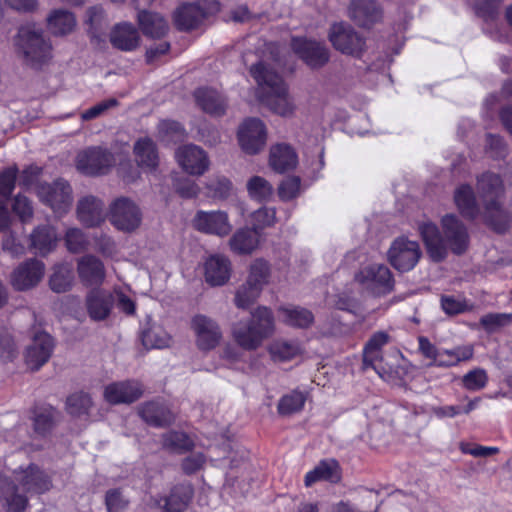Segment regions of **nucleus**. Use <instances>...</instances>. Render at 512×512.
Instances as JSON below:
<instances>
[{"label":"nucleus","mask_w":512,"mask_h":512,"mask_svg":"<svg viewBox=\"0 0 512 512\" xmlns=\"http://www.w3.org/2000/svg\"><path fill=\"white\" fill-rule=\"evenodd\" d=\"M306 396L299 391H293L283 396L278 404V412L282 415H290L301 411L304 407Z\"/></svg>","instance_id":"47"},{"label":"nucleus","mask_w":512,"mask_h":512,"mask_svg":"<svg viewBox=\"0 0 512 512\" xmlns=\"http://www.w3.org/2000/svg\"><path fill=\"white\" fill-rule=\"evenodd\" d=\"M349 17L360 27L370 28L381 21L383 9L376 0H350Z\"/></svg>","instance_id":"17"},{"label":"nucleus","mask_w":512,"mask_h":512,"mask_svg":"<svg viewBox=\"0 0 512 512\" xmlns=\"http://www.w3.org/2000/svg\"><path fill=\"white\" fill-rule=\"evenodd\" d=\"M12 209L23 223L30 221L33 217L32 202L22 194L15 197Z\"/></svg>","instance_id":"61"},{"label":"nucleus","mask_w":512,"mask_h":512,"mask_svg":"<svg viewBox=\"0 0 512 512\" xmlns=\"http://www.w3.org/2000/svg\"><path fill=\"white\" fill-rule=\"evenodd\" d=\"M142 33L150 38H161L169 30L167 21L162 15L155 12L140 10L137 16Z\"/></svg>","instance_id":"30"},{"label":"nucleus","mask_w":512,"mask_h":512,"mask_svg":"<svg viewBox=\"0 0 512 512\" xmlns=\"http://www.w3.org/2000/svg\"><path fill=\"white\" fill-rule=\"evenodd\" d=\"M250 73L263 90V102L272 112L283 117L293 115L294 102L279 74L269 69L262 62L253 65L250 68Z\"/></svg>","instance_id":"4"},{"label":"nucleus","mask_w":512,"mask_h":512,"mask_svg":"<svg viewBox=\"0 0 512 512\" xmlns=\"http://www.w3.org/2000/svg\"><path fill=\"white\" fill-rule=\"evenodd\" d=\"M195 99L201 109L211 115L221 116L226 111V100L216 90L200 88L195 91Z\"/></svg>","instance_id":"32"},{"label":"nucleus","mask_w":512,"mask_h":512,"mask_svg":"<svg viewBox=\"0 0 512 512\" xmlns=\"http://www.w3.org/2000/svg\"><path fill=\"white\" fill-rule=\"evenodd\" d=\"M474 350L472 346H457L450 350L440 352V358L437 362L438 367H451L463 361H468L473 357Z\"/></svg>","instance_id":"42"},{"label":"nucleus","mask_w":512,"mask_h":512,"mask_svg":"<svg viewBox=\"0 0 512 512\" xmlns=\"http://www.w3.org/2000/svg\"><path fill=\"white\" fill-rule=\"evenodd\" d=\"M328 39L332 46L344 55L360 58L366 50L365 38L349 24H332Z\"/></svg>","instance_id":"6"},{"label":"nucleus","mask_w":512,"mask_h":512,"mask_svg":"<svg viewBox=\"0 0 512 512\" xmlns=\"http://www.w3.org/2000/svg\"><path fill=\"white\" fill-rule=\"evenodd\" d=\"M291 49L311 69H320L330 60V50L327 45L315 39L293 37Z\"/></svg>","instance_id":"10"},{"label":"nucleus","mask_w":512,"mask_h":512,"mask_svg":"<svg viewBox=\"0 0 512 512\" xmlns=\"http://www.w3.org/2000/svg\"><path fill=\"white\" fill-rule=\"evenodd\" d=\"M208 12L199 3H187L174 12V24L181 31L196 29Z\"/></svg>","instance_id":"26"},{"label":"nucleus","mask_w":512,"mask_h":512,"mask_svg":"<svg viewBox=\"0 0 512 512\" xmlns=\"http://www.w3.org/2000/svg\"><path fill=\"white\" fill-rule=\"evenodd\" d=\"M476 190L484 207L486 221L498 233L509 228L510 218L503 209L505 185L499 174L486 171L477 176Z\"/></svg>","instance_id":"3"},{"label":"nucleus","mask_w":512,"mask_h":512,"mask_svg":"<svg viewBox=\"0 0 512 512\" xmlns=\"http://www.w3.org/2000/svg\"><path fill=\"white\" fill-rule=\"evenodd\" d=\"M269 274L268 263L262 259H257L251 264L246 281L262 290L264 285L268 283Z\"/></svg>","instance_id":"51"},{"label":"nucleus","mask_w":512,"mask_h":512,"mask_svg":"<svg viewBox=\"0 0 512 512\" xmlns=\"http://www.w3.org/2000/svg\"><path fill=\"white\" fill-rule=\"evenodd\" d=\"M512 323V313H488L480 318V324L488 333Z\"/></svg>","instance_id":"53"},{"label":"nucleus","mask_w":512,"mask_h":512,"mask_svg":"<svg viewBox=\"0 0 512 512\" xmlns=\"http://www.w3.org/2000/svg\"><path fill=\"white\" fill-rule=\"evenodd\" d=\"M339 479L338 465L335 461H322L305 476V485L311 486L317 481L336 482Z\"/></svg>","instance_id":"41"},{"label":"nucleus","mask_w":512,"mask_h":512,"mask_svg":"<svg viewBox=\"0 0 512 512\" xmlns=\"http://www.w3.org/2000/svg\"><path fill=\"white\" fill-rule=\"evenodd\" d=\"M208 195L216 199H226L232 191V183L225 176H216L207 183Z\"/></svg>","instance_id":"54"},{"label":"nucleus","mask_w":512,"mask_h":512,"mask_svg":"<svg viewBox=\"0 0 512 512\" xmlns=\"http://www.w3.org/2000/svg\"><path fill=\"white\" fill-rule=\"evenodd\" d=\"M355 281L376 296L389 294L394 288L392 273L383 264H372L362 268L355 275Z\"/></svg>","instance_id":"9"},{"label":"nucleus","mask_w":512,"mask_h":512,"mask_svg":"<svg viewBox=\"0 0 512 512\" xmlns=\"http://www.w3.org/2000/svg\"><path fill=\"white\" fill-rule=\"evenodd\" d=\"M16 46L22 53L24 63L33 69H39L48 64L52 58L51 44L44 39L42 29L34 24L19 28Z\"/></svg>","instance_id":"5"},{"label":"nucleus","mask_w":512,"mask_h":512,"mask_svg":"<svg viewBox=\"0 0 512 512\" xmlns=\"http://www.w3.org/2000/svg\"><path fill=\"white\" fill-rule=\"evenodd\" d=\"M259 244V232L253 228L238 229L229 239L230 249L239 255L251 254Z\"/></svg>","instance_id":"33"},{"label":"nucleus","mask_w":512,"mask_h":512,"mask_svg":"<svg viewBox=\"0 0 512 512\" xmlns=\"http://www.w3.org/2000/svg\"><path fill=\"white\" fill-rule=\"evenodd\" d=\"M44 273V263L31 258L22 262L13 270L10 276V283L17 291H27L40 283Z\"/></svg>","instance_id":"13"},{"label":"nucleus","mask_w":512,"mask_h":512,"mask_svg":"<svg viewBox=\"0 0 512 512\" xmlns=\"http://www.w3.org/2000/svg\"><path fill=\"white\" fill-rule=\"evenodd\" d=\"M17 167H9L0 173V199L8 200L11 196L17 178Z\"/></svg>","instance_id":"57"},{"label":"nucleus","mask_w":512,"mask_h":512,"mask_svg":"<svg viewBox=\"0 0 512 512\" xmlns=\"http://www.w3.org/2000/svg\"><path fill=\"white\" fill-rule=\"evenodd\" d=\"M298 163L294 149L287 144H276L270 149L269 164L278 173L292 170Z\"/></svg>","instance_id":"29"},{"label":"nucleus","mask_w":512,"mask_h":512,"mask_svg":"<svg viewBox=\"0 0 512 512\" xmlns=\"http://www.w3.org/2000/svg\"><path fill=\"white\" fill-rule=\"evenodd\" d=\"M162 444L164 448H167L174 452H184L192 447V441L183 432L169 431L162 436Z\"/></svg>","instance_id":"48"},{"label":"nucleus","mask_w":512,"mask_h":512,"mask_svg":"<svg viewBox=\"0 0 512 512\" xmlns=\"http://www.w3.org/2000/svg\"><path fill=\"white\" fill-rule=\"evenodd\" d=\"M454 202L461 215L467 219L474 220L480 214L474 190L468 184H462L456 188Z\"/></svg>","instance_id":"31"},{"label":"nucleus","mask_w":512,"mask_h":512,"mask_svg":"<svg viewBox=\"0 0 512 512\" xmlns=\"http://www.w3.org/2000/svg\"><path fill=\"white\" fill-rule=\"evenodd\" d=\"M175 157L182 169L190 175L201 176L210 166L207 153L197 145L189 144L179 147Z\"/></svg>","instance_id":"15"},{"label":"nucleus","mask_w":512,"mask_h":512,"mask_svg":"<svg viewBox=\"0 0 512 512\" xmlns=\"http://www.w3.org/2000/svg\"><path fill=\"white\" fill-rule=\"evenodd\" d=\"M73 271L68 264H57L49 277V287L55 293H65L71 290L73 285Z\"/></svg>","instance_id":"40"},{"label":"nucleus","mask_w":512,"mask_h":512,"mask_svg":"<svg viewBox=\"0 0 512 512\" xmlns=\"http://www.w3.org/2000/svg\"><path fill=\"white\" fill-rule=\"evenodd\" d=\"M76 213L86 227L99 226L105 220L104 202L94 195L83 196L77 202Z\"/></svg>","instance_id":"22"},{"label":"nucleus","mask_w":512,"mask_h":512,"mask_svg":"<svg viewBox=\"0 0 512 512\" xmlns=\"http://www.w3.org/2000/svg\"><path fill=\"white\" fill-rule=\"evenodd\" d=\"M105 20L104 10L101 6H93L87 10V23L90 25L91 37L97 38L98 32L102 30Z\"/></svg>","instance_id":"63"},{"label":"nucleus","mask_w":512,"mask_h":512,"mask_svg":"<svg viewBox=\"0 0 512 512\" xmlns=\"http://www.w3.org/2000/svg\"><path fill=\"white\" fill-rule=\"evenodd\" d=\"M65 242L68 250L72 253H79L85 250L88 243L85 234L78 228H70L67 230Z\"/></svg>","instance_id":"58"},{"label":"nucleus","mask_w":512,"mask_h":512,"mask_svg":"<svg viewBox=\"0 0 512 512\" xmlns=\"http://www.w3.org/2000/svg\"><path fill=\"white\" fill-rule=\"evenodd\" d=\"M261 291L260 288L246 281L237 289L234 303L238 308L246 309L257 300Z\"/></svg>","instance_id":"50"},{"label":"nucleus","mask_w":512,"mask_h":512,"mask_svg":"<svg viewBox=\"0 0 512 512\" xmlns=\"http://www.w3.org/2000/svg\"><path fill=\"white\" fill-rule=\"evenodd\" d=\"M249 321L262 342L274 333L275 319L272 311L265 306L257 307L251 313V319Z\"/></svg>","instance_id":"36"},{"label":"nucleus","mask_w":512,"mask_h":512,"mask_svg":"<svg viewBox=\"0 0 512 512\" xmlns=\"http://www.w3.org/2000/svg\"><path fill=\"white\" fill-rule=\"evenodd\" d=\"M114 305L115 297L107 290L92 289L85 297L87 314L95 322L106 320L110 316Z\"/></svg>","instance_id":"18"},{"label":"nucleus","mask_w":512,"mask_h":512,"mask_svg":"<svg viewBox=\"0 0 512 512\" xmlns=\"http://www.w3.org/2000/svg\"><path fill=\"white\" fill-rule=\"evenodd\" d=\"M440 232L432 222L419 224L418 230L430 258L441 262L448 256V251L456 255L466 252L469 246V233L465 224L454 214H446L441 219Z\"/></svg>","instance_id":"1"},{"label":"nucleus","mask_w":512,"mask_h":512,"mask_svg":"<svg viewBox=\"0 0 512 512\" xmlns=\"http://www.w3.org/2000/svg\"><path fill=\"white\" fill-rule=\"evenodd\" d=\"M253 229L260 230L274 225L276 221V212L274 208L262 207L254 211L251 215Z\"/></svg>","instance_id":"56"},{"label":"nucleus","mask_w":512,"mask_h":512,"mask_svg":"<svg viewBox=\"0 0 512 512\" xmlns=\"http://www.w3.org/2000/svg\"><path fill=\"white\" fill-rule=\"evenodd\" d=\"M368 368L374 369L381 378L392 372V367L387 366L385 363L381 350L365 346L363 351V369Z\"/></svg>","instance_id":"45"},{"label":"nucleus","mask_w":512,"mask_h":512,"mask_svg":"<svg viewBox=\"0 0 512 512\" xmlns=\"http://www.w3.org/2000/svg\"><path fill=\"white\" fill-rule=\"evenodd\" d=\"M459 449L464 454H469L473 457L479 458L489 457L499 453L498 447H486L469 442H461L459 444Z\"/></svg>","instance_id":"64"},{"label":"nucleus","mask_w":512,"mask_h":512,"mask_svg":"<svg viewBox=\"0 0 512 512\" xmlns=\"http://www.w3.org/2000/svg\"><path fill=\"white\" fill-rule=\"evenodd\" d=\"M93 402L89 394L76 392L66 400L67 411L70 415L80 417L87 415L92 408Z\"/></svg>","instance_id":"46"},{"label":"nucleus","mask_w":512,"mask_h":512,"mask_svg":"<svg viewBox=\"0 0 512 512\" xmlns=\"http://www.w3.org/2000/svg\"><path fill=\"white\" fill-rule=\"evenodd\" d=\"M138 414L143 421L153 427H166L175 420L173 412L160 401H149L141 404L138 407Z\"/></svg>","instance_id":"24"},{"label":"nucleus","mask_w":512,"mask_h":512,"mask_svg":"<svg viewBox=\"0 0 512 512\" xmlns=\"http://www.w3.org/2000/svg\"><path fill=\"white\" fill-rule=\"evenodd\" d=\"M36 194L41 202L59 214L66 213L71 207L73 200L72 188L63 179H57L53 183H38L36 185Z\"/></svg>","instance_id":"8"},{"label":"nucleus","mask_w":512,"mask_h":512,"mask_svg":"<svg viewBox=\"0 0 512 512\" xmlns=\"http://www.w3.org/2000/svg\"><path fill=\"white\" fill-rule=\"evenodd\" d=\"M53 347V339L49 334H37L26 349L25 362L27 366L31 370H38L50 359Z\"/></svg>","instance_id":"21"},{"label":"nucleus","mask_w":512,"mask_h":512,"mask_svg":"<svg viewBox=\"0 0 512 512\" xmlns=\"http://www.w3.org/2000/svg\"><path fill=\"white\" fill-rule=\"evenodd\" d=\"M141 340L147 349H161L170 345V336L160 327L153 325L142 332Z\"/></svg>","instance_id":"44"},{"label":"nucleus","mask_w":512,"mask_h":512,"mask_svg":"<svg viewBox=\"0 0 512 512\" xmlns=\"http://www.w3.org/2000/svg\"><path fill=\"white\" fill-rule=\"evenodd\" d=\"M488 374L482 368L470 370L462 377V386L468 391H479L486 387Z\"/></svg>","instance_id":"52"},{"label":"nucleus","mask_w":512,"mask_h":512,"mask_svg":"<svg viewBox=\"0 0 512 512\" xmlns=\"http://www.w3.org/2000/svg\"><path fill=\"white\" fill-rule=\"evenodd\" d=\"M231 262L223 255L210 256L205 262V280L211 286H222L230 278Z\"/></svg>","instance_id":"27"},{"label":"nucleus","mask_w":512,"mask_h":512,"mask_svg":"<svg viewBox=\"0 0 512 512\" xmlns=\"http://www.w3.org/2000/svg\"><path fill=\"white\" fill-rule=\"evenodd\" d=\"M159 135L168 141H179L185 136L183 126L173 120H163L158 124Z\"/></svg>","instance_id":"55"},{"label":"nucleus","mask_w":512,"mask_h":512,"mask_svg":"<svg viewBox=\"0 0 512 512\" xmlns=\"http://www.w3.org/2000/svg\"><path fill=\"white\" fill-rule=\"evenodd\" d=\"M104 399L112 405L131 404L142 396V388L136 381H120L107 385Z\"/></svg>","instance_id":"20"},{"label":"nucleus","mask_w":512,"mask_h":512,"mask_svg":"<svg viewBox=\"0 0 512 512\" xmlns=\"http://www.w3.org/2000/svg\"><path fill=\"white\" fill-rule=\"evenodd\" d=\"M190 328L195 335V344L201 351L215 349L222 340V331L216 320L196 314L191 318Z\"/></svg>","instance_id":"12"},{"label":"nucleus","mask_w":512,"mask_h":512,"mask_svg":"<svg viewBox=\"0 0 512 512\" xmlns=\"http://www.w3.org/2000/svg\"><path fill=\"white\" fill-rule=\"evenodd\" d=\"M53 425V413L50 409L45 408L35 412L33 426L36 433L44 436L51 431Z\"/></svg>","instance_id":"59"},{"label":"nucleus","mask_w":512,"mask_h":512,"mask_svg":"<svg viewBox=\"0 0 512 512\" xmlns=\"http://www.w3.org/2000/svg\"><path fill=\"white\" fill-rule=\"evenodd\" d=\"M109 221L119 231L133 232L142 222L139 206L128 197H118L109 205Z\"/></svg>","instance_id":"7"},{"label":"nucleus","mask_w":512,"mask_h":512,"mask_svg":"<svg viewBox=\"0 0 512 512\" xmlns=\"http://www.w3.org/2000/svg\"><path fill=\"white\" fill-rule=\"evenodd\" d=\"M79 280L85 286H100L106 277L103 262L96 256L88 254L77 260Z\"/></svg>","instance_id":"23"},{"label":"nucleus","mask_w":512,"mask_h":512,"mask_svg":"<svg viewBox=\"0 0 512 512\" xmlns=\"http://www.w3.org/2000/svg\"><path fill=\"white\" fill-rule=\"evenodd\" d=\"M269 352L275 361H289L301 353L297 342L278 340L270 345Z\"/></svg>","instance_id":"43"},{"label":"nucleus","mask_w":512,"mask_h":512,"mask_svg":"<svg viewBox=\"0 0 512 512\" xmlns=\"http://www.w3.org/2000/svg\"><path fill=\"white\" fill-rule=\"evenodd\" d=\"M111 45L118 50L131 52L140 45V35L134 25L127 22L116 24L110 31Z\"/></svg>","instance_id":"25"},{"label":"nucleus","mask_w":512,"mask_h":512,"mask_svg":"<svg viewBox=\"0 0 512 512\" xmlns=\"http://www.w3.org/2000/svg\"><path fill=\"white\" fill-rule=\"evenodd\" d=\"M389 263L400 272L412 270L418 263L422 252L418 242L406 237H398L388 250Z\"/></svg>","instance_id":"11"},{"label":"nucleus","mask_w":512,"mask_h":512,"mask_svg":"<svg viewBox=\"0 0 512 512\" xmlns=\"http://www.w3.org/2000/svg\"><path fill=\"white\" fill-rule=\"evenodd\" d=\"M232 337L241 348L248 351L256 350L262 344L261 338L250 321L234 323L232 326Z\"/></svg>","instance_id":"35"},{"label":"nucleus","mask_w":512,"mask_h":512,"mask_svg":"<svg viewBox=\"0 0 512 512\" xmlns=\"http://www.w3.org/2000/svg\"><path fill=\"white\" fill-rule=\"evenodd\" d=\"M113 156L106 149L90 148L77 156V168L87 175L105 174L113 165Z\"/></svg>","instance_id":"16"},{"label":"nucleus","mask_w":512,"mask_h":512,"mask_svg":"<svg viewBox=\"0 0 512 512\" xmlns=\"http://www.w3.org/2000/svg\"><path fill=\"white\" fill-rule=\"evenodd\" d=\"M238 140L242 150L250 155L259 153L266 144V129L257 118L245 120L238 130Z\"/></svg>","instance_id":"14"},{"label":"nucleus","mask_w":512,"mask_h":512,"mask_svg":"<svg viewBox=\"0 0 512 512\" xmlns=\"http://www.w3.org/2000/svg\"><path fill=\"white\" fill-rule=\"evenodd\" d=\"M137 165L143 169L155 170L159 164V154L155 142L149 137L139 138L133 147Z\"/></svg>","instance_id":"28"},{"label":"nucleus","mask_w":512,"mask_h":512,"mask_svg":"<svg viewBox=\"0 0 512 512\" xmlns=\"http://www.w3.org/2000/svg\"><path fill=\"white\" fill-rule=\"evenodd\" d=\"M193 494V487L188 483L174 486L165 498L163 512H183L192 500Z\"/></svg>","instance_id":"34"},{"label":"nucleus","mask_w":512,"mask_h":512,"mask_svg":"<svg viewBox=\"0 0 512 512\" xmlns=\"http://www.w3.org/2000/svg\"><path fill=\"white\" fill-rule=\"evenodd\" d=\"M441 307L448 315H457L472 309L465 299L449 295L441 297Z\"/></svg>","instance_id":"60"},{"label":"nucleus","mask_w":512,"mask_h":512,"mask_svg":"<svg viewBox=\"0 0 512 512\" xmlns=\"http://www.w3.org/2000/svg\"><path fill=\"white\" fill-rule=\"evenodd\" d=\"M47 22L50 32L59 36L71 33L76 26L74 14L63 9L54 10L47 18Z\"/></svg>","instance_id":"38"},{"label":"nucleus","mask_w":512,"mask_h":512,"mask_svg":"<svg viewBox=\"0 0 512 512\" xmlns=\"http://www.w3.org/2000/svg\"><path fill=\"white\" fill-rule=\"evenodd\" d=\"M31 246L41 255L49 253L56 245L57 235L49 225L38 226L30 235Z\"/></svg>","instance_id":"39"},{"label":"nucleus","mask_w":512,"mask_h":512,"mask_svg":"<svg viewBox=\"0 0 512 512\" xmlns=\"http://www.w3.org/2000/svg\"><path fill=\"white\" fill-rule=\"evenodd\" d=\"M249 195L259 201L269 199L273 194L272 185L263 177L253 176L247 182Z\"/></svg>","instance_id":"49"},{"label":"nucleus","mask_w":512,"mask_h":512,"mask_svg":"<svg viewBox=\"0 0 512 512\" xmlns=\"http://www.w3.org/2000/svg\"><path fill=\"white\" fill-rule=\"evenodd\" d=\"M128 503L120 489H110L106 492L105 504L108 512H122Z\"/></svg>","instance_id":"62"},{"label":"nucleus","mask_w":512,"mask_h":512,"mask_svg":"<svg viewBox=\"0 0 512 512\" xmlns=\"http://www.w3.org/2000/svg\"><path fill=\"white\" fill-rule=\"evenodd\" d=\"M278 312L282 321L293 327L308 328L314 321V315L306 308L299 306H282Z\"/></svg>","instance_id":"37"},{"label":"nucleus","mask_w":512,"mask_h":512,"mask_svg":"<svg viewBox=\"0 0 512 512\" xmlns=\"http://www.w3.org/2000/svg\"><path fill=\"white\" fill-rule=\"evenodd\" d=\"M14 480L18 485L0 475V501L8 512H24L27 494H42L52 487L50 477L35 464L15 470Z\"/></svg>","instance_id":"2"},{"label":"nucleus","mask_w":512,"mask_h":512,"mask_svg":"<svg viewBox=\"0 0 512 512\" xmlns=\"http://www.w3.org/2000/svg\"><path fill=\"white\" fill-rule=\"evenodd\" d=\"M193 223L198 231L220 237L227 236L232 230L228 215L224 211H198Z\"/></svg>","instance_id":"19"}]
</instances>
